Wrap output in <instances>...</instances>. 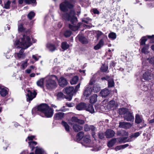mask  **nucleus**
Listing matches in <instances>:
<instances>
[{"mask_svg": "<svg viewBox=\"0 0 154 154\" xmlns=\"http://www.w3.org/2000/svg\"><path fill=\"white\" fill-rule=\"evenodd\" d=\"M60 10L63 12L62 14L63 19L66 20H70L72 23L77 20L75 16L74 5L68 1L65 0L60 4Z\"/></svg>", "mask_w": 154, "mask_h": 154, "instance_id": "nucleus-1", "label": "nucleus"}, {"mask_svg": "<svg viewBox=\"0 0 154 154\" xmlns=\"http://www.w3.org/2000/svg\"><path fill=\"white\" fill-rule=\"evenodd\" d=\"M32 45L30 38L24 35L23 37L21 38L20 40H16L14 43L15 47L17 48H21L18 53L15 54V57L18 59H24L26 54L24 53V49H26Z\"/></svg>", "mask_w": 154, "mask_h": 154, "instance_id": "nucleus-2", "label": "nucleus"}, {"mask_svg": "<svg viewBox=\"0 0 154 154\" xmlns=\"http://www.w3.org/2000/svg\"><path fill=\"white\" fill-rule=\"evenodd\" d=\"M37 110L41 112L44 114L45 116L48 118L51 117L53 114V110L46 104L44 103L38 106Z\"/></svg>", "mask_w": 154, "mask_h": 154, "instance_id": "nucleus-3", "label": "nucleus"}, {"mask_svg": "<svg viewBox=\"0 0 154 154\" xmlns=\"http://www.w3.org/2000/svg\"><path fill=\"white\" fill-rule=\"evenodd\" d=\"M57 79V77L55 75H51L46 77L45 84L46 88L49 90L55 88L57 86L56 80Z\"/></svg>", "mask_w": 154, "mask_h": 154, "instance_id": "nucleus-4", "label": "nucleus"}, {"mask_svg": "<svg viewBox=\"0 0 154 154\" xmlns=\"http://www.w3.org/2000/svg\"><path fill=\"white\" fill-rule=\"evenodd\" d=\"M84 136V133L82 131H81L79 132L77 134L76 138L78 140H80L82 139V140L81 141V143L83 146L86 147L87 145V138L85 136L83 137Z\"/></svg>", "mask_w": 154, "mask_h": 154, "instance_id": "nucleus-5", "label": "nucleus"}, {"mask_svg": "<svg viewBox=\"0 0 154 154\" xmlns=\"http://www.w3.org/2000/svg\"><path fill=\"white\" fill-rule=\"evenodd\" d=\"M64 92L67 94H70L68 99L69 101L71 100L72 97L74 93V88L73 87H67L63 90Z\"/></svg>", "mask_w": 154, "mask_h": 154, "instance_id": "nucleus-6", "label": "nucleus"}, {"mask_svg": "<svg viewBox=\"0 0 154 154\" xmlns=\"http://www.w3.org/2000/svg\"><path fill=\"white\" fill-rule=\"evenodd\" d=\"M101 87L99 85H94L92 89L91 87H88L87 88V96L90 94L92 91L94 92H97L100 90Z\"/></svg>", "mask_w": 154, "mask_h": 154, "instance_id": "nucleus-7", "label": "nucleus"}, {"mask_svg": "<svg viewBox=\"0 0 154 154\" xmlns=\"http://www.w3.org/2000/svg\"><path fill=\"white\" fill-rule=\"evenodd\" d=\"M125 120L127 121L133 122L134 120V117L132 113L128 111L127 113L125 114V115L123 116Z\"/></svg>", "mask_w": 154, "mask_h": 154, "instance_id": "nucleus-8", "label": "nucleus"}, {"mask_svg": "<svg viewBox=\"0 0 154 154\" xmlns=\"http://www.w3.org/2000/svg\"><path fill=\"white\" fill-rule=\"evenodd\" d=\"M27 92L28 97L27 98L26 100L27 101H30L35 97L36 93L35 91H32L29 90H28Z\"/></svg>", "mask_w": 154, "mask_h": 154, "instance_id": "nucleus-9", "label": "nucleus"}, {"mask_svg": "<svg viewBox=\"0 0 154 154\" xmlns=\"http://www.w3.org/2000/svg\"><path fill=\"white\" fill-rule=\"evenodd\" d=\"M115 134V132L111 129H107L105 132V135L107 138L112 137L114 136Z\"/></svg>", "mask_w": 154, "mask_h": 154, "instance_id": "nucleus-10", "label": "nucleus"}, {"mask_svg": "<svg viewBox=\"0 0 154 154\" xmlns=\"http://www.w3.org/2000/svg\"><path fill=\"white\" fill-rule=\"evenodd\" d=\"M59 85L62 87L66 86L68 82L66 79L63 77H61L58 80Z\"/></svg>", "mask_w": 154, "mask_h": 154, "instance_id": "nucleus-11", "label": "nucleus"}, {"mask_svg": "<svg viewBox=\"0 0 154 154\" xmlns=\"http://www.w3.org/2000/svg\"><path fill=\"white\" fill-rule=\"evenodd\" d=\"M90 130H91L92 137L94 138L95 140H96L95 137V131L97 130L96 128L93 125L87 126V131Z\"/></svg>", "mask_w": 154, "mask_h": 154, "instance_id": "nucleus-12", "label": "nucleus"}, {"mask_svg": "<svg viewBox=\"0 0 154 154\" xmlns=\"http://www.w3.org/2000/svg\"><path fill=\"white\" fill-rule=\"evenodd\" d=\"M131 126V125L130 123L121 122H119V127L121 128L128 129Z\"/></svg>", "mask_w": 154, "mask_h": 154, "instance_id": "nucleus-13", "label": "nucleus"}, {"mask_svg": "<svg viewBox=\"0 0 154 154\" xmlns=\"http://www.w3.org/2000/svg\"><path fill=\"white\" fill-rule=\"evenodd\" d=\"M152 78L151 72L149 71H146L143 74V78L146 80H149L151 79Z\"/></svg>", "mask_w": 154, "mask_h": 154, "instance_id": "nucleus-14", "label": "nucleus"}, {"mask_svg": "<svg viewBox=\"0 0 154 154\" xmlns=\"http://www.w3.org/2000/svg\"><path fill=\"white\" fill-rule=\"evenodd\" d=\"M18 30L21 32H26V33L29 32V30L24 28L23 26V24L20 23L19 21L18 23Z\"/></svg>", "mask_w": 154, "mask_h": 154, "instance_id": "nucleus-15", "label": "nucleus"}, {"mask_svg": "<svg viewBox=\"0 0 154 154\" xmlns=\"http://www.w3.org/2000/svg\"><path fill=\"white\" fill-rule=\"evenodd\" d=\"M64 115L63 112H59L54 114V118L56 120L61 119L64 117Z\"/></svg>", "mask_w": 154, "mask_h": 154, "instance_id": "nucleus-16", "label": "nucleus"}, {"mask_svg": "<svg viewBox=\"0 0 154 154\" xmlns=\"http://www.w3.org/2000/svg\"><path fill=\"white\" fill-rule=\"evenodd\" d=\"M86 104L83 103H81L78 104L76 106V109L79 110H84L85 109Z\"/></svg>", "mask_w": 154, "mask_h": 154, "instance_id": "nucleus-17", "label": "nucleus"}, {"mask_svg": "<svg viewBox=\"0 0 154 154\" xmlns=\"http://www.w3.org/2000/svg\"><path fill=\"white\" fill-rule=\"evenodd\" d=\"M110 93V91L109 90L106 88L104 89L103 90L101 91L100 92V94L101 96L103 97H105L107 96Z\"/></svg>", "mask_w": 154, "mask_h": 154, "instance_id": "nucleus-18", "label": "nucleus"}, {"mask_svg": "<svg viewBox=\"0 0 154 154\" xmlns=\"http://www.w3.org/2000/svg\"><path fill=\"white\" fill-rule=\"evenodd\" d=\"M73 128L75 132H78L81 130L83 128V127L81 125L75 124L73 126Z\"/></svg>", "mask_w": 154, "mask_h": 154, "instance_id": "nucleus-19", "label": "nucleus"}, {"mask_svg": "<svg viewBox=\"0 0 154 154\" xmlns=\"http://www.w3.org/2000/svg\"><path fill=\"white\" fill-rule=\"evenodd\" d=\"M104 42L103 39H101L99 41V43L95 46L94 48L96 50H97L102 47L104 45Z\"/></svg>", "mask_w": 154, "mask_h": 154, "instance_id": "nucleus-20", "label": "nucleus"}, {"mask_svg": "<svg viewBox=\"0 0 154 154\" xmlns=\"http://www.w3.org/2000/svg\"><path fill=\"white\" fill-rule=\"evenodd\" d=\"M143 121V118L141 116L138 114H136L135 116V122L136 123L138 124L142 122Z\"/></svg>", "mask_w": 154, "mask_h": 154, "instance_id": "nucleus-21", "label": "nucleus"}, {"mask_svg": "<svg viewBox=\"0 0 154 154\" xmlns=\"http://www.w3.org/2000/svg\"><path fill=\"white\" fill-rule=\"evenodd\" d=\"M71 121L72 122H78L81 125L83 124L84 123V121L83 120H79L75 117H73L71 119Z\"/></svg>", "mask_w": 154, "mask_h": 154, "instance_id": "nucleus-22", "label": "nucleus"}, {"mask_svg": "<svg viewBox=\"0 0 154 154\" xmlns=\"http://www.w3.org/2000/svg\"><path fill=\"white\" fill-rule=\"evenodd\" d=\"M46 77L41 79L39 80L37 82V85L41 88L43 87L44 82L45 80L46 81Z\"/></svg>", "mask_w": 154, "mask_h": 154, "instance_id": "nucleus-23", "label": "nucleus"}, {"mask_svg": "<svg viewBox=\"0 0 154 154\" xmlns=\"http://www.w3.org/2000/svg\"><path fill=\"white\" fill-rule=\"evenodd\" d=\"M97 96L96 94H94L90 98V102L91 103H95L97 100Z\"/></svg>", "mask_w": 154, "mask_h": 154, "instance_id": "nucleus-24", "label": "nucleus"}, {"mask_svg": "<svg viewBox=\"0 0 154 154\" xmlns=\"http://www.w3.org/2000/svg\"><path fill=\"white\" fill-rule=\"evenodd\" d=\"M79 41L82 44H86L87 43L86 39L83 36L81 35H79L78 36Z\"/></svg>", "mask_w": 154, "mask_h": 154, "instance_id": "nucleus-25", "label": "nucleus"}, {"mask_svg": "<svg viewBox=\"0 0 154 154\" xmlns=\"http://www.w3.org/2000/svg\"><path fill=\"white\" fill-rule=\"evenodd\" d=\"M81 25L80 23H79L78 24L77 26H75L74 25H72L70 24H69V27L72 30L75 31L77 30L79 28L80 26Z\"/></svg>", "mask_w": 154, "mask_h": 154, "instance_id": "nucleus-26", "label": "nucleus"}, {"mask_svg": "<svg viewBox=\"0 0 154 154\" xmlns=\"http://www.w3.org/2000/svg\"><path fill=\"white\" fill-rule=\"evenodd\" d=\"M0 94L2 96L5 97L8 94V91L6 88H1L0 91Z\"/></svg>", "mask_w": 154, "mask_h": 154, "instance_id": "nucleus-27", "label": "nucleus"}, {"mask_svg": "<svg viewBox=\"0 0 154 154\" xmlns=\"http://www.w3.org/2000/svg\"><path fill=\"white\" fill-rule=\"evenodd\" d=\"M128 109L125 108H121L119 109V113L120 115H123L124 116L125 115V114L128 112Z\"/></svg>", "mask_w": 154, "mask_h": 154, "instance_id": "nucleus-28", "label": "nucleus"}, {"mask_svg": "<svg viewBox=\"0 0 154 154\" xmlns=\"http://www.w3.org/2000/svg\"><path fill=\"white\" fill-rule=\"evenodd\" d=\"M47 47L51 51H53L56 49V47L55 46L51 44H48L47 45Z\"/></svg>", "mask_w": 154, "mask_h": 154, "instance_id": "nucleus-29", "label": "nucleus"}, {"mask_svg": "<svg viewBox=\"0 0 154 154\" xmlns=\"http://www.w3.org/2000/svg\"><path fill=\"white\" fill-rule=\"evenodd\" d=\"M79 77L77 76H75L73 77L70 81L71 85H74L76 84L79 80Z\"/></svg>", "mask_w": 154, "mask_h": 154, "instance_id": "nucleus-30", "label": "nucleus"}, {"mask_svg": "<svg viewBox=\"0 0 154 154\" xmlns=\"http://www.w3.org/2000/svg\"><path fill=\"white\" fill-rule=\"evenodd\" d=\"M116 140V139L115 138H114L111 139L108 143L107 146L109 147H111L115 143Z\"/></svg>", "mask_w": 154, "mask_h": 154, "instance_id": "nucleus-31", "label": "nucleus"}, {"mask_svg": "<svg viewBox=\"0 0 154 154\" xmlns=\"http://www.w3.org/2000/svg\"><path fill=\"white\" fill-rule=\"evenodd\" d=\"M61 47L64 50L67 49L69 47V45L66 42H63L61 44Z\"/></svg>", "mask_w": 154, "mask_h": 154, "instance_id": "nucleus-32", "label": "nucleus"}, {"mask_svg": "<svg viewBox=\"0 0 154 154\" xmlns=\"http://www.w3.org/2000/svg\"><path fill=\"white\" fill-rule=\"evenodd\" d=\"M128 137H121L118 138V142L120 143L127 142L126 139Z\"/></svg>", "mask_w": 154, "mask_h": 154, "instance_id": "nucleus-33", "label": "nucleus"}, {"mask_svg": "<svg viewBox=\"0 0 154 154\" xmlns=\"http://www.w3.org/2000/svg\"><path fill=\"white\" fill-rule=\"evenodd\" d=\"M108 66L104 65H103L101 67V70L104 72H108L109 71L108 70Z\"/></svg>", "mask_w": 154, "mask_h": 154, "instance_id": "nucleus-34", "label": "nucleus"}, {"mask_svg": "<svg viewBox=\"0 0 154 154\" xmlns=\"http://www.w3.org/2000/svg\"><path fill=\"white\" fill-rule=\"evenodd\" d=\"M62 124L63 126L64 127L66 130L67 131H69V127L68 124L66 122L63 121Z\"/></svg>", "mask_w": 154, "mask_h": 154, "instance_id": "nucleus-35", "label": "nucleus"}, {"mask_svg": "<svg viewBox=\"0 0 154 154\" xmlns=\"http://www.w3.org/2000/svg\"><path fill=\"white\" fill-rule=\"evenodd\" d=\"M87 111L91 113L94 112V110L93 106L92 105L89 104L87 108Z\"/></svg>", "mask_w": 154, "mask_h": 154, "instance_id": "nucleus-36", "label": "nucleus"}, {"mask_svg": "<svg viewBox=\"0 0 154 154\" xmlns=\"http://www.w3.org/2000/svg\"><path fill=\"white\" fill-rule=\"evenodd\" d=\"M28 143H29L30 147L32 149V150H33L34 149V146L36 145L37 144L36 142L33 141H31L29 142Z\"/></svg>", "mask_w": 154, "mask_h": 154, "instance_id": "nucleus-37", "label": "nucleus"}, {"mask_svg": "<svg viewBox=\"0 0 154 154\" xmlns=\"http://www.w3.org/2000/svg\"><path fill=\"white\" fill-rule=\"evenodd\" d=\"M108 37L109 38L112 39H114L116 38V35L115 33L112 32L109 34Z\"/></svg>", "mask_w": 154, "mask_h": 154, "instance_id": "nucleus-38", "label": "nucleus"}, {"mask_svg": "<svg viewBox=\"0 0 154 154\" xmlns=\"http://www.w3.org/2000/svg\"><path fill=\"white\" fill-rule=\"evenodd\" d=\"M149 46L148 45L145 46L141 49V51L142 53L144 54L147 53H148V50L149 48Z\"/></svg>", "mask_w": 154, "mask_h": 154, "instance_id": "nucleus-39", "label": "nucleus"}, {"mask_svg": "<svg viewBox=\"0 0 154 154\" xmlns=\"http://www.w3.org/2000/svg\"><path fill=\"white\" fill-rule=\"evenodd\" d=\"M11 4V1L9 0L7 1V2L5 3L4 6V8L6 9H9L10 8V5Z\"/></svg>", "mask_w": 154, "mask_h": 154, "instance_id": "nucleus-40", "label": "nucleus"}, {"mask_svg": "<svg viewBox=\"0 0 154 154\" xmlns=\"http://www.w3.org/2000/svg\"><path fill=\"white\" fill-rule=\"evenodd\" d=\"M43 152L44 151L42 149L37 147L35 151V154H42Z\"/></svg>", "mask_w": 154, "mask_h": 154, "instance_id": "nucleus-41", "label": "nucleus"}, {"mask_svg": "<svg viewBox=\"0 0 154 154\" xmlns=\"http://www.w3.org/2000/svg\"><path fill=\"white\" fill-rule=\"evenodd\" d=\"M72 34V32L69 30H66L64 32V35L66 37H69Z\"/></svg>", "mask_w": 154, "mask_h": 154, "instance_id": "nucleus-42", "label": "nucleus"}, {"mask_svg": "<svg viewBox=\"0 0 154 154\" xmlns=\"http://www.w3.org/2000/svg\"><path fill=\"white\" fill-rule=\"evenodd\" d=\"M108 85L109 87H112L113 86L114 82L113 80L112 79L108 80Z\"/></svg>", "mask_w": 154, "mask_h": 154, "instance_id": "nucleus-43", "label": "nucleus"}, {"mask_svg": "<svg viewBox=\"0 0 154 154\" xmlns=\"http://www.w3.org/2000/svg\"><path fill=\"white\" fill-rule=\"evenodd\" d=\"M35 16V13L33 11H31L28 15V17L31 20Z\"/></svg>", "mask_w": 154, "mask_h": 154, "instance_id": "nucleus-44", "label": "nucleus"}, {"mask_svg": "<svg viewBox=\"0 0 154 154\" xmlns=\"http://www.w3.org/2000/svg\"><path fill=\"white\" fill-rule=\"evenodd\" d=\"M98 138L101 140L105 138L104 134L102 132H99L98 134Z\"/></svg>", "mask_w": 154, "mask_h": 154, "instance_id": "nucleus-45", "label": "nucleus"}, {"mask_svg": "<svg viewBox=\"0 0 154 154\" xmlns=\"http://www.w3.org/2000/svg\"><path fill=\"white\" fill-rule=\"evenodd\" d=\"M28 61V59H26L25 61H23L21 65L23 69H24L27 66V63Z\"/></svg>", "mask_w": 154, "mask_h": 154, "instance_id": "nucleus-46", "label": "nucleus"}, {"mask_svg": "<svg viewBox=\"0 0 154 154\" xmlns=\"http://www.w3.org/2000/svg\"><path fill=\"white\" fill-rule=\"evenodd\" d=\"M141 42L140 43L141 45H144L145 44L147 40V39L145 37H142L141 39Z\"/></svg>", "mask_w": 154, "mask_h": 154, "instance_id": "nucleus-47", "label": "nucleus"}, {"mask_svg": "<svg viewBox=\"0 0 154 154\" xmlns=\"http://www.w3.org/2000/svg\"><path fill=\"white\" fill-rule=\"evenodd\" d=\"M141 132H138L134 133L131 135V137L136 138L139 136Z\"/></svg>", "mask_w": 154, "mask_h": 154, "instance_id": "nucleus-48", "label": "nucleus"}, {"mask_svg": "<svg viewBox=\"0 0 154 154\" xmlns=\"http://www.w3.org/2000/svg\"><path fill=\"white\" fill-rule=\"evenodd\" d=\"M64 95L61 92L58 93L57 94V97L58 99L63 98H64Z\"/></svg>", "mask_w": 154, "mask_h": 154, "instance_id": "nucleus-49", "label": "nucleus"}, {"mask_svg": "<svg viewBox=\"0 0 154 154\" xmlns=\"http://www.w3.org/2000/svg\"><path fill=\"white\" fill-rule=\"evenodd\" d=\"M96 33L97 35V39H99L101 35L103 34V33L101 31H96Z\"/></svg>", "mask_w": 154, "mask_h": 154, "instance_id": "nucleus-50", "label": "nucleus"}, {"mask_svg": "<svg viewBox=\"0 0 154 154\" xmlns=\"http://www.w3.org/2000/svg\"><path fill=\"white\" fill-rule=\"evenodd\" d=\"M115 104V102L114 100H111L110 101L109 103L108 106H109L110 107H113L114 105Z\"/></svg>", "mask_w": 154, "mask_h": 154, "instance_id": "nucleus-51", "label": "nucleus"}, {"mask_svg": "<svg viewBox=\"0 0 154 154\" xmlns=\"http://www.w3.org/2000/svg\"><path fill=\"white\" fill-rule=\"evenodd\" d=\"M121 133L122 136H128V133L124 130H123L121 131Z\"/></svg>", "mask_w": 154, "mask_h": 154, "instance_id": "nucleus-52", "label": "nucleus"}, {"mask_svg": "<svg viewBox=\"0 0 154 154\" xmlns=\"http://www.w3.org/2000/svg\"><path fill=\"white\" fill-rule=\"evenodd\" d=\"M25 2L28 4L31 3H34L36 2V0H25Z\"/></svg>", "mask_w": 154, "mask_h": 154, "instance_id": "nucleus-53", "label": "nucleus"}, {"mask_svg": "<svg viewBox=\"0 0 154 154\" xmlns=\"http://www.w3.org/2000/svg\"><path fill=\"white\" fill-rule=\"evenodd\" d=\"M80 84L79 83L77 86H75V89H74V93H75L78 91L79 89L80 88Z\"/></svg>", "mask_w": 154, "mask_h": 154, "instance_id": "nucleus-54", "label": "nucleus"}, {"mask_svg": "<svg viewBox=\"0 0 154 154\" xmlns=\"http://www.w3.org/2000/svg\"><path fill=\"white\" fill-rule=\"evenodd\" d=\"M92 10L94 14H100L99 11L96 8H94Z\"/></svg>", "mask_w": 154, "mask_h": 154, "instance_id": "nucleus-55", "label": "nucleus"}, {"mask_svg": "<svg viewBox=\"0 0 154 154\" xmlns=\"http://www.w3.org/2000/svg\"><path fill=\"white\" fill-rule=\"evenodd\" d=\"M87 147H92L94 146V144L92 142L91 144V145L88 144V143L90 141V140L87 138Z\"/></svg>", "mask_w": 154, "mask_h": 154, "instance_id": "nucleus-56", "label": "nucleus"}, {"mask_svg": "<svg viewBox=\"0 0 154 154\" xmlns=\"http://www.w3.org/2000/svg\"><path fill=\"white\" fill-rule=\"evenodd\" d=\"M133 137H131V135L129 137V138L126 139L127 142H130L132 141L133 140L132 139Z\"/></svg>", "mask_w": 154, "mask_h": 154, "instance_id": "nucleus-57", "label": "nucleus"}, {"mask_svg": "<svg viewBox=\"0 0 154 154\" xmlns=\"http://www.w3.org/2000/svg\"><path fill=\"white\" fill-rule=\"evenodd\" d=\"M149 62L151 64H154V57H151L149 60Z\"/></svg>", "mask_w": 154, "mask_h": 154, "instance_id": "nucleus-58", "label": "nucleus"}, {"mask_svg": "<svg viewBox=\"0 0 154 154\" xmlns=\"http://www.w3.org/2000/svg\"><path fill=\"white\" fill-rule=\"evenodd\" d=\"M95 82V80L93 78L91 79L90 82H89V85H92Z\"/></svg>", "mask_w": 154, "mask_h": 154, "instance_id": "nucleus-59", "label": "nucleus"}, {"mask_svg": "<svg viewBox=\"0 0 154 154\" xmlns=\"http://www.w3.org/2000/svg\"><path fill=\"white\" fill-rule=\"evenodd\" d=\"M121 149H122V148L121 145L117 146L115 148V149L116 151L119 150Z\"/></svg>", "mask_w": 154, "mask_h": 154, "instance_id": "nucleus-60", "label": "nucleus"}, {"mask_svg": "<svg viewBox=\"0 0 154 154\" xmlns=\"http://www.w3.org/2000/svg\"><path fill=\"white\" fill-rule=\"evenodd\" d=\"M121 146H122V149H124L127 147H128V146H129V144H124V145H121Z\"/></svg>", "mask_w": 154, "mask_h": 154, "instance_id": "nucleus-61", "label": "nucleus"}, {"mask_svg": "<svg viewBox=\"0 0 154 154\" xmlns=\"http://www.w3.org/2000/svg\"><path fill=\"white\" fill-rule=\"evenodd\" d=\"M115 63L113 61H112L111 62L110 64V66L114 67L115 66Z\"/></svg>", "mask_w": 154, "mask_h": 154, "instance_id": "nucleus-62", "label": "nucleus"}, {"mask_svg": "<svg viewBox=\"0 0 154 154\" xmlns=\"http://www.w3.org/2000/svg\"><path fill=\"white\" fill-rule=\"evenodd\" d=\"M146 36L149 39H154V35H152V36L150 35H147Z\"/></svg>", "mask_w": 154, "mask_h": 154, "instance_id": "nucleus-63", "label": "nucleus"}, {"mask_svg": "<svg viewBox=\"0 0 154 154\" xmlns=\"http://www.w3.org/2000/svg\"><path fill=\"white\" fill-rule=\"evenodd\" d=\"M109 79V77H103L101 78V79L102 80H108Z\"/></svg>", "mask_w": 154, "mask_h": 154, "instance_id": "nucleus-64", "label": "nucleus"}]
</instances>
